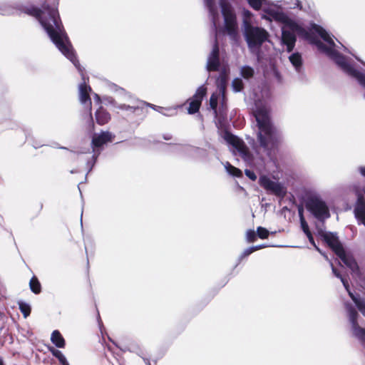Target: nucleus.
Segmentation results:
<instances>
[{"instance_id": "obj_12", "label": "nucleus", "mask_w": 365, "mask_h": 365, "mask_svg": "<svg viewBox=\"0 0 365 365\" xmlns=\"http://www.w3.org/2000/svg\"><path fill=\"white\" fill-rule=\"evenodd\" d=\"M144 103L145 102L133 97L125 103H120L118 109L125 111L128 115H140L143 112Z\"/></svg>"}, {"instance_id": "obj_8", "label": "nucleus", "mask_w": 365, "mask_h": 365, "mask_svg": "<svg viewBox=\"0 0 365 365\" xmlns=\"http://www.w3.org/2000/svg\"><path fill=\"white\" fill-rule=\"evenodd\" d=\"M263 19L272 21H275L282 23L284 26L292 31H299L300 26L294 21L291 20L282 11L281 7H269L264 9Z\"/></svg>"}, {"instance_id": "obj_27", "label": "nucleus", "mask_w": 365, "mask_h": 365, "mask_svg": "<svg viewBox=\"0 0 365 365\" xmlns=\"http://www.w3.org/2000/svg\"><path fill=\"white\" fill-rule=\"evenodd\" d=\"M254 74L255 70L251 66H244L240 68V75L245 79H249L253 77Z\"/></svg>"}, {"instance_id": "obj_50", "label": "nucleus", "mask_w": 365, "mask_h": 365, "mask_svg": "<svg viewBox=\"0 0 365 365\" xmlns=\"http://www.w3.org/2000/svg\"><path fill=\"white\" fill-rule=\"evenodd\" d=\"M307 238L309 239V241L312 243V244H314V238H313V236L312 235L311 232H309V234L308 235H306Z\"/></svg>"}, {"instance_id": "obj_26", "label": "nucleus", "mask_w": 365, "mask_h": 365, "mask_svg": "<svg viewBox=\"0 0 365 365\" xmlns=\"http://www.w3.org/2000/svg\"><path fill=\"white\" fill-rule=\"evenodd\" d=\"M225 168L230 175L234 177L240 178L242 176V172L239 168L232 166L228 162L225 163Z\"/></svg>"}, {"instance_id": "obj_62", "label": "nucleus", "mask_w": 365, "mask_h": 365, "mask_svg": "<svg viewBox=\"0 0 365 365\" xmlns=\"http://www.w3.org/2000/svg\"><path fill=\"white\" fill-rule=\"evenodd\" d=\"M41 145H38V146H36V145H34V148H37L41 147Z\"/></svg>"}, {"instance_id": "obj_16", "label": "nucleus", "mask_w": 365, "mask_h": 365, "mask_svg": "<svg viewBox=\"0 0 365 365\" xmlns=\"http://www.w3.org/2000/svg\"><path fill=\"white\" fill-rule=\"evenodd\" d=\"M107 86L108 90L115 95V100L118 101V103H125L133 97L124 88L119 87L114 83H109Z\"/></svg>"}, {"instance_id": "obj_28", "label": "nucleus", "mask_w": 365, "mask_h": 365, "mask_svg": "<svg viewBox=\"0 0 365 365\" xmlns=\"http://www.w3.org/2000/svg\"><path fill=\"white\" fill-rule=\"evenodd\" d=\"M29 285L31 291L35 294H38L41 292V284L36 277H33L30 282Z\"/></svg>"}, {"instance_id": "obj_37", "label": "nucleus", "mask_w": 365, "mask_h": 365, "mask_svg": "<svg viewBox=\"0 0 365 365\" xmlns=\"http://www.w3.org/2000/svg\"><path fill=\"white\" fill-rule=\"evenodd\" d=\"M257 235L260 239H267L269 236V231L264 227H258Z\"/></svg>"}, {"instance_id": "obj_63", "label": "nucleus", "mask_w": 365, "mask_h": 365, "mask_svg": "<svg viewBox=\"0 0 365 365\" xmlns=\"http://www.w3.org/2000/svg\"><path fill=\"white\" fill-rule=\"evenodd\" d=\"M341 47H344L345 50H346V48L344 46V45L341 44Z\"/></svg>"}, {"instance_id": "obj_21", "label": "nucleus", "mask_w": 365, "mask_h": 365, "mask_svg": "<svg viewBox=\"0 0 365 365\" xmlns=\"http://www.w3.org/2000/svg\"><path fill=\"white\" fill-rule=\"evenodd\" d=\"M51 341L58 349H63L66 346V340L59 330H53L51 334Z\"/></svg>"}, {"instance_id": "obj_43", "label": "nucleus", "mask_w": 365, "mask_h": 365, "mask_svg": "<svg viewBox=\"0 0 365 365\" xmlns=\"http://www.w3.org/2000/svg\"><path fill=\"white\" fill-rule=\"evenodd\" d=\"M255 250L253 249V247H250L247 249H245L243 252L241 254V255L239 257V260H242L243 258L248 257L250 255H251L252 252H254Z\"/></svg>"}, {"instance_id": "obj_7", "label": "nucleus", "mask_w": 365, "mask_h": 365, "mask_svg": "<svg viewBox=\"0 0 365 365\" xmlns=\"http://www.w3.org/2000/svg\"><path fill=\"white\" fill-rule=\"evenodd\" d=\"M248 49L253 53H258L262 44L268 41L269 32L264 28L254 26L242 31Z\"/></svg>"}, {"instance_id": "obj_29", "label": "nucleus", "mask_w": 365, "mask_h": 365, "mask_svg": "<svg viewBox=\"0 0 365 365\" xmlns=\"http://www.w3.org/2000/svg\"><path fill=\"white\" fill-rule=\"evenodd\" d=\"M299 220H300V225H301L302 230H303V232H304L305 235L309 234V232H311L309 229V225L303 215L302 209H299Z\"/></svg>"}, {"instance_id": "obj_32", "label": "nucleus", "mask_w": 365, "mask_h": 365, "mask_svg": "<svg viewBox=\"0 0 365 365\" xmlns=\"http://www.w3.org/2000/svg\"><path fill=\"white\" fill-rule=\"evenodd\" d=\"M232 87L235 92H240L244 88L242 80L240 78H235L232 82Z\"/></svg>"}, {"instance_id": "obj_6", "label": "nucleus", "mask_w": 365, "mask_h": 365, "mask_svg": "<svg viewBox=\"0 0 365 365\" xmlns=\"http://www.w3.org/2000/svg\"><path fill=\"white\" fill-rule=\"evenodd\" d=\"M324 239L343 263L350 269L352 273L358 274L359 266L356 262L351 255L345 252L336 235L333 232H327L324 235Z\"/></svg>"}, {"instance_id": "obj_31", "label": "nucleus", "mask_w": 365, "mask_h": 365, "mask_svg": "<svg viewBox=\"0 0 365 365\" xmlns=\"http://www.w3.org/2000/svg\"><path fill=\"white\" fill-rule=\"evenodd\" d=\"M200 105L201 102L199 100L192 99L189 104L188 113L194 114L197 113L200 109Z\"/></svg>"}, {"instance_id": "obj_10", "label": "nucleus", "mask_w": 365, "mask_h": 365, "mask_svg": "<svg viewBox=\"0 0 365 365\" xmlns=\"http://www.w3.org/2000/svg\"><path fill=\"white\" fill-rule=\"evenodd\" d=\"M220 6L224 18L225 30L229 36L235 37L237 34V24L233 7L225 0L220 1Z\"/></svg>"}, {"instance_id": "obj_48", "label": "nucleus", "mask_w": 365, "mask_h": 365, "mask_svg": "<svg viewBox=\"0 0 365 365\" xmlns=\"http://www.w3.org/2000/svg\"><path fill=\"white\" fill-rule=\"evenodd\" d=\"M253 247V249L255 251L257 250H259L260 249H262V248H264V247H267V246L266 245H256V246H252Z\"/></svg>"}, {"instance_id": "obj_42", "label": "nucleus", "mask_w": 365, "mask_h": 365, "mask_svg": "<svg viewBox=\"0 0 365 365\" xmlns=\"http://www.w3.org/2000/svg\"><path fill=\"white\" fill-rule=\"evenodd\" d=\"M144 105H146L147 106L150 107L153 110H157L158 112L162 113L164 115H168H168H172V114L163 113L162 110H163L164 108H162V107H159V106H157L155 105H153V104H151V103H145V102Z\"/></svg>"}, {"instance_id": "obj_35", "label": "nucleus", "mask_w": 365, "mask_h": 365, "mask_svg": "<svg viewBox=\"0 0 365 365\" xmlns=\"http://www.w3.org/2000/svg\"><path fill=\"white\" fill-rule=\"evenodd\" d=\"M103 101L105 103V104L111 105L112 106L116 108H118V106L120 104V103H118V101L115 100V98L108 96H104L103 97Z\"/></svg>"}, {"instance_id": "obj_19", "label": "nucleus", "mask_w": 365, "mask_h": 365, "mask_svg": "<svg viewBox=\"0 0 365 365\" xmlns=\"http://www.w3.org/2000/svg\"><path fill=\"white\" fill-rule=\"evenodd\" d=\"M204 4L208 10L212 26L216 28V25L220 19L218 6L215 0H204Z\"/></svg>"}, {"instance_id": "obj_23", "label": "nucleus", "mask_w": 365, "mask_h": 365, "mask_svg": "<svg viewBox=\"0 0 365 365\" xmlns=\"http://www.w3.org/2000/svg\"><path fill=\"white\" fill-rule=\"evenodd\" d=\"M110 119V113L103 108H100L96 112V120L99 125L107 123Z\"/></svg>"}, {"instance_id": "obj_14", "label": "nucleus", "mask_w": 365, "mask_h": 365, "mask_svg": "<svg viewBox=\"0 0 365 365\" xmlns=\"http://www.w3.org/2000/svg\"><path fill=\"white\" fill-rule=\"evenodd\" d=\"M284 26V27L282 29V41L287 46V51L290 53L294 49L297 41L294 32H299L302 28L300 27L299 31H292L288 28L287 29Z\"/></svg>"}, {"instance_id": "obj_22", "label": "nucleus", "mask_w": 365, "mask_h": 365, "mask_svg": "<svg viewBox=\"0 0 365 365\" xmlns=\"http://www.w3.org/2000/svg\"><path fill=\"white\" fill-rule=\"evenodd\" d=\"M289 61L294 66L297 73H301L302 70V58L299 52L291 54L289 57Z\"/></svg>"}, {"instance_id": "obj_34", "label": "nucleus", "mask_w": 365, "mask_h": 365, "mask_svg": "<svg viewBox=\"0 0 365 365\" xmlns=\"http://www.w3.org/2000/svg\"><path fill=\"white\" fill-rule=\"evenodd\" d=\"M56 354L53 356L58 359L59 365H70L66 356L61 351L59 350V351Z\"/></svg>"}, {"instance_id": "obj_30", "label": "nucleus", "mask_w": 365, "mask_h": 365, "mask_svg": "<svg viewBox=\"0 0 365 365\" xmlns=\"http://www.w3.org/2000/svg\"><path fill=\"white\" fill-rule=\"evenodd\" d=\"M16 7L11 4H5L0 5V14L1 15H11L14 14Z\"/></svg>"}, {"instance_id": "obj_54", "label": "nucleus", "mask_w": 365, "mask_h": 365, "mask_svg": "<svg viewBox=\"0 0 365 365\" xmlns=\"http://www.w3.org/2000/svg\"><path fill=\"white\" fill-rule=\"evenodd\" d=\"M0 365H5L4 360L1 356H0Z\"/></svg>"}, {"instance_id": "obj_13", "label": "nucleus", "mask_w": 365, "mask_h": 365, "mask_svg": "<svg viewBox=\"0 0 365 365\" xmlns=\"http://www.w3.org/2000/svg\"><path fill=\"white\" fill-rule=\"evenodd\" d=\"M220 49L217 37L215 36L212 51L207 56L206 69L208 72L217 71L220 69Z\"/></svg>"}, {"instance_id": "obj_55", "label": "nucleus", "mask_w": 365, "mask_h": 365, "mask_svg": "<svg viewBox=\"0 0 365 365\" xmlns=\"http://www.w3.org/2000/svg\"><path fill=\"white\" fill-rule=\"evenodd\" d=\"M95 98L96 100L98 101V102H100L101 101V98H100V96L97 94L95 95Z\"/></svg>"}, {"instance_id": "obj_11", "label": "nucleus", "mask_w": 365, "mask_h": 365, "mask_svg": "<svg viewBox=\"0 0 365 365\" xmlns=\"http://www.w3.org/2000/svg\"><path fill=\"white\" fill-rule=\"evenodd\" d=\"M259 183L266 190L271 192L278 197H283L286 195V189L281 183L272 181L266 175L259 177Z\"/></svg>"}, {"instance_id": "obj_40", "label": "nucleus", "mask_w": 365, "mask_h": 365, "mask_svg": "<svg viewBox=\"0 0 365 365\" xmlns=\"http://www.w3.org/2000/svg\"><path fill=\"white\" fill-rule=\"evenodd\" d=\"M98 154L99 153L93 155L92 159L91 160L87 161L86 165H87V168H88V173L91 172L92 168L95 165Z\"/></svg>"}, {"instance_id": "obj_15", "label": "nucleus", "mask_w": 365, "mask_h": 365, "mask_svg": "<svg viewBox=\"0 0 365 365\" xmlns=\"http://www.w3.org/2000/svg\"><path fill=\"white\" fill-rule=\"evenodd\" d=\"M112 138L113 135L108 131H103L99 134H95L93 136L91 143L93 152L100 153V151L98 149L106 144L108 142L112 141Z\"/></svg>"}, {"instance_id": "obj_36", "label": "nucleus", "mask_w": 365, "mask_h": 365, "mask_svg": "<svg viewBox=\"0 0 365 365\" xmlns=\"http://www.w3.org/2000/svg\"><path fill=\"white\" fill-rule=\"evenodd\" d=\"M249 5L255 10L258 11L261 9L263 0H247Z\"/></svg>"}, {"instance_id": "obj_52", "label": "nucleus", "mask_w": 365, "mask_h": 365, "mask_svg": "<svg viewBox=\"0 0 365 365\" xmlns=\"http://www.w3.org/2000/svg\"><path fill=\"white\" fill-rule=\"evenodd\" d=\"M163 138L166 140H168L172 138V135L170 134H165L163 135Z\"/></svg>"}, {"instance_id": "obj_25", "label": "nucleus", "mask_w": 365, "mask_h": 365, "mask_svg": "<svg viewBox=\"0 0 365 365\" xmlns=\"http://www.w3.org/2000/svg\"><path fill=\"white\" fill-rule=\"evenodd\" d=\"M330 265H331L333 274H334L335 277H336L337 278L340 279V280L342 282L344 287L349 292V297H354L353 295V294L351 293L349 291V289H348V287H349L348 281L344 277H343L342 275L340 274V272L334 267L333 263L331 262H330Z\"/></svg>"}, {"instance_id": "obj_60", "label": "nucleus", "mask_w": 365, "mask_h": 365, "mask_svg": "<svg viewBox=\"0 0 365 365\" xmlns=\"http://www.w3.org/2000/svg\"><path fill=\"white\" fill-rule=\"evenodd\" d=\"M76 173V171H75V170H71V173Z\"/></svg>"}, {"instance_id": "obj_59", "label": "nucleus", "mask_w": 365, "mask_h": 365, "mask_svg": "<svg viewBox=\"0 0 365 365\" xmlns=\"http://www.w3.org/2000/svg\"><path fill=\"white\" fill-rule=\"evenodd\" d=\"M58 148L60 149H66V148H65V147H58Z\"/></svg>"}, {"instance_id": "obj_57", "label": "nucleus", "mask_w": 365, "mask_h": 365, "mask_svg": "<svg viewBox=\"0 0 365 365\" xmlns=\"http://www.w3.org/2000/svg\"><path fill=\"white\" fill-rule=\"evenodd\" d=\"M110 341L113 343V344H114L115 346L118 347V346L117 345V344L115 341H113L110 339Z\"/></svg>"}, {"instance_id": "obj_53", "label": "nucleus", "mask_w": 365, "mask_h": 365, "mask_svg": "<svg viewBox=\"0 0 365 365\" xmlns=\"http://www.w3.org/2000/svg\"><path fill=\"white\" fill-rule=\"evenodd\" d=\"M4 318H6L5 313L0 310V321Z\"/></svg>"}, {"instance_id": "obj_17", "label": "nucleus", "mask_w": 365, "mask_h": 365, "mask_svg": "<svg viewBox=\"0 0 365 365\" xmlns=\"http://www.w3.org/2000/svg\"><path fill=\"white\" fill-rule=\"evenodd\" d=\"M356 218L365 226V197L362 194H359L354 207Z\"/></svg>"}, {"instance_id": "obj_49", "label": "nucleus", "mask_w": 365, "mask_h": 365, "mask_svg": "<svg viewBox=\"0 0 365 365\" xmlns=\"http://www.w3.org/2000/svg\"><path fill=\"white\" fill-rule=\"evenodd\" d=\"M358 170H359V171L360 174H361L362 176L365 177V167H364V166H361V167H359V168H358Z\"/></svg>"}, {"instance_id": "obj_56", "label": "nucleus", "mask_w": 365, "mask_h": 365, "mask_svg": "<svg viewBox=\"0 0 365 365\" xmlns=\"http://www.w3.org/2000/svg\"><path fill=\"white\" fill-rule=\"evenodd\" d=\"M317 250H318L319 252H320V253H321L322 255H323V256L326 258V259H327V260H329V258H328V257H327V255H325L324 254H323V253L319 250V248H317Z\"/></svg>"}, {"instance_id": "obj_4", "label": "nucleus", "mask_w": 365, "mask_h": 365, "mask_svg": "<svg viewBox=\"0 0 365 365\" xmlns=\"http://www.w3.org/2000/svg\"><path fill=\"white\" fill-rule=\"evenodd\" d=\"M352 302L345 301L344 306L351 331L361 344L365 347V328L359 325V312L365 317V298H351Z\"/></svg>"}, {"instance_id": "obj_33", "label": "nucleus", "mask_w": 365, "mask_h": 365, "mask_svg": "<svg viewBox=\"0 0 365 365\" xmlns=\"http://www.w3.org/2000/svg\"><path fill=\"white\" fill-rule=\"evenodd\" d=\"M207 88L204 86H200L195 92L193 99L199 100V101L202 103V98L205 96Z\"/></svg>"}, {"instance_id": "obj_45", "label": "nucleus", "mask_w": 365, "mask_h": 365, "mask_svg": "<svg viewBox=\"0 0 365 365\" xmlns=\"http://www.w3.org/2000/svg\"><path fill=\"white\" fill-rule=\"evenodd\" d=\"M138 351H137L136 354L143 359V361L146 365H150V359L147 357L143 356V351L139 348H138Z\"/></svg>"}, {"instance_id": "obj_24", "label": "nucleus", "mask_w": 365, "mask_h": 365, "mask_svg": "<svg viewBox=\"0 0 365 365\" xmlns=\"http://www.w3.org/2000/svg\"><path fill=\"white\" fill-rule=\"evenodd\" d=\"M17 304L19 305V309L21 312L24 318L26 319L31 314V305L22 299L19 300L17 302Z\"/></svg>"}, {"instance_id": "obj_44", "label": "nucleus", "mask_w": 365, "mask_h": 365, "mask_svg": "<svg viewBox=\"0 0 365 365\" xmlns=\"http://www.w3.org/2000/svg\"><path fill=\"white\" fill-rule=\"evenodd\" d=\"M245 173L246 176L248 178H250V180L255 181L257 179V175L254 173V171H252L251 170L246 169Z\"/></svg>"}, {"instance_id": "obj_46", "label": "nucleus", "mask_w": 365, "mask_h": 365, "mask_svg": "<svg viewBox=\"0 0 365 365\" xmlns=\"http://www.w3.org/2000/svg\"><path fill=\"white\" fill-rule=\"evenodd\" d=\"M48 349L51 353L53 356L56 354V352L59 351V349H56V346L54 347V346H48Z\"/></svg>"}, {"instance_id": "obj_2", "label": "nucleus", "mask_w": 365, "mask_h": 365, "mask_svg": "<svg viewBox=\"0 0 365 365\" xmlns=\"http://www.w3.org/2000/svg\"><path fill=\"white\" fill-rule=\"evenodd\" d=\"M51 1L52 6L45 3L43 5V10L34 6H25L19 9L38 19L52 42L81 73L84 82L78 86L79 101L81 104L88 107L89 115L91 116V99L89 95L91 88L85 82L83 69L76 56L74 50L60 19L57 9L58 0H51Z\"/></svg>"}, {"instance_id": "obj_41", "label": "nucleus", "mask_w": 365, "mask_h": 365, "mask_svg": "<svg viewBox=\"0 0 365 365\" xmlns=\"http://www.w3.org/2000/svg\"><path fill=\"white\" fill-rule=\"evenodd\" d=\"M95 307H96V319H97L98 325L101 330V332L103 334V324L102 319L101 318L100 313H99V311H98V309L97 307V304L96 302H95Z\"/></svg>"}, {"instance_id": "obj_5", "label": "nucleus", "mask_w": 365, "mask_h": 365, "mask_svg": "<svg viewBox=\"0 0 365 365\" xmlns=\"http://www.w3.org/2000/svg\"><path fill=\"white\" fill-rule=\"evenodd\" d=\"M352 302L345 301L344 306L351 331L361 344L365 347V328L359 325V312L365 317V298H351Z\"/></svg>"}, {"instance_id": "obj_9", "label": "nucleus", "mask_w": 365, "mask_h": 365, "mask_svg": "<svg viewBox=\"0 0 365 365\" xmlns=\"http://www.w3.org/2000/svg\"><path fill=\"white\" fill-rule=\"evenodd\" d=\"M306 207L319 221L324 222L330 217V212L326 202L318 196H311L307 199Z\"/></svg>"}, {"instance_id": "obj_58", "label": "nucleus", "mask_w": 365, "mask_h": 365, "mask_svg": "<svg viewBox=\"0 0 365 365\" xmlns=\"http://www.w3.org/2000/svg\"><path fill=\"white\" fill-rule=\"evenodd\" d=\"M81 215H83V212H81ZM82 222H83L82 216H81V225H82Z\"/></svg>"}, {"instance_id": "obj_3", "label": "nucleus", "mask_w": 365, "mask_h": 365, "mask_svg": "<svg viewBox=\"0 0 365 365\" xmlns=\"http://www.w3.org/2000/svg\"><path fill=\"white\" fill-rule=\"evenodd\" d=\"M312 29L327 43V45H325L319 40H314L313 43L317 48L334 61L345 73L355 78L358 83L365 90V73L356 69L346 56L341 55L335 49L336 44L334 40L324 28L314 24ZM364 97L365 98V93Z\"/></svg>"}, {"instance_id": "obj_39", "label": "nucleus", "mask_w": 365, "mask_h": 365, "mask_svg": "<svg viewBox=\"0 0 365 365\" xmlns=\"http://www.w3.org/2000/svg\"><path fill=\"white\" fill-rule=\"evenodd\" d=\"M257 232L253 230H249L246 233V239L248 242H253L257 239Z\"/></svg>"}, {"instance_id": "obj_51", "label": "nucleus", "mask_w": 365, "mask_h": 365, "mask_svg": "<svg viewBox=\"0 0 365 365\" xmlns=\"http://www.w3.org/2000/svg\"><path fill=\"white\" fill-rule=\"evenodd\" d=\"M209 303V300H207V298H205L204 300L202 301V306L200 307V309H202L205 306H206V304H207Z\"/></svg>"}, {"instance_id": "obj_61", "label": "nucleus", "mask_w": 365, "mask_h": 365, "mask_svg": "<svg viewBox=\"0 0 365 365\" xmlns=\"http://www.w3.org/2000/svg\"><path fill=\"white\" fill-rule=\"evenodd\" d=\"M3 329H4V326L1 327H0V331H1Z\"/></svg>"}, {"instance_id": "obj_1", "label": "nucleus", "mask_w": 365, "mask_h": 365, "mask_svg": "<svg viewBox=\"0 0 365 365\" xmlns=\"http://www.w3.org/2000/svg\"><path fill=\"white\" fill-rule=\"evenodd\" d=\"M254 115L258 130L257 142L252 145V152L250 151L242 139L228 131L224 133L223 138L247 165L263 167L265 161L275 153L282 140V133L272 123L265 104L256 101Z\"/></svg>"}, {"instance_id": "obj_38", "label": "nucleus", "mask_w": 365, "mask_h": 365, "mask_svg": "<svg viewBox=\"0 0 365 365\" xmlns=\"http://www.w3.org/2000/svg\"><path fill=\"white\" fill-rule=\"evenodd\" d=\"M210 106L217 114V96L215 94H212L210 98Z\"/></svg>"}, {"instance_id": "obj_18", "label": "nucleus", "mask_w": 365, "mask_h": 365, "mask_svg": "<svg viewBox=\"0 0 365 365\" xmlns=\"http://www.w3.org/2000/svg\"><path fill=\"white\" fill-rule=\"evenodd\" d=\"M219 71L220 74L216 80V85L219 91L224 94L227 85L230 68L228 66H223Z\"/></svg>"}, {"instance_id": "obj_20", "label": "nucleus", "mask_w": 365, "mask_h": 365, "mask_svg": "<svg viewBox=\"0 0 365 365\" xmlns=\"http://www.w3.org/2000/svg\"><path fill=\"white\" fill-rule=\"evenodd\" d=\"M254 14L248 9H242V31H244L255 25L253 24Z\"/></svg>"}, {"instance_id": "obj_47", "label": "nucleus", "mask_w": 365, "mask_h": 365, "mask_svg": "<svg viewBox=\"0 0 365 365\" xmlns=\"http://www.w3.org/2000/svg\"><path fill=\"white\" fill-rule=\"evenodd\" d=\"M294 8H297L299 9H302V3L299 0H295Z\"/></svg>"}]
</instances>
